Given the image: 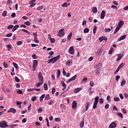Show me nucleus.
Instances as JSON below:
<instances>
[{
    "label": "nucleus",
    "instance_id": "nucleus-1",
    "mask_svg": "<svg viewBox=\"0 0 128 128\" xmlns=\"http://www.w3.org/2000/svg\"><path fill=\"white\" fill-rule=\"evenodd\" d=\"M100 98V97H98V96H97L95 98H94V103L93 104V107L92 108H94V110H96V108H98V99Z\"/></svg>",
    "mask_w": 128,
    "mask_h": 128
},
{
    "label": "nucleus",
    "instance_id": "nucleus-2",
    "mask_svg": "<svg viewBox=\"0 0 128 128\" xmlns=\"http://www.w3.org/2000/svg\"><path fill=\"white\" fill-rule=\"evenodd\" d=\"M8 123L6 121H2L0 122V128H8Z\"/></svg>",
    "mask_w": 128,
    "mask_h": 128
},
{
    "label": "nucleus",
    "instance_id": "nucleus-3",
    "mask_svg": "<svg viewBox=\"0 0 128 128\" xmlns=\"http://www.w3.org/2000/svg\"><path fill=\"white\" fill-rule=\"evenodd\" d=\"M38 78L39 80V82H44V76H42V72H39L38 73Z\"/></svg>",
    "mask_w": 128,
    "mask_h": 128
},
{
    "label": "nucleus",
    "instance_id": "nucleus-4",
    "mask_svg": "<svg viewBox=\"0 0 128 128\" xmlns=\"http://www.w3.org/2000/svg\"><path fill=\"white\" fill-rule=\"evenodd\" d=\"M68 52L70 54H74V46H71L68 50Z\"/></svg>",
    "mask_w": 128,
    "mask_h": 128
},
{
    "label": "nucleus",
    "instance_id": "nucleus-5",
    "mask_svg": "<svg viewBox=\"0 0 128 128\" xmlns=\"http://www.w3.org/2000/svg\"><path fill=\"white\" fill-rule=\"evenodd\" d=\"M64 28H62L59 30V32L58 33V36L59 38H62V36H64Z\"/></svg>",
    "mask_w": 128,
    "mask_h": 128
},
{
    "label": "nucleus",
    "instance_id": "nucleus-6",
    "mask_svg": "<svg viewBox=\"0 0 128 128\" xmlns=\"http://www.w3.org/2000/svg\"><path fill=\"white\" fill-rule=\"evenodd\" d=\"M60 58V55H58L56 57L54 56L52 58V59L53 60V62H52V64H54L58 60H59Z\"/></svg>",
    "mask_w": 128,
    "mask_h": 128
},
{
    "label": "nucleus",
    "instance_id": "nucleus-7",
    "mask_svg": "<svg viewBox=\"0 0 128 128\" xmlns=\"http://www.w3.org/2000/svg\"><path fill=\"white\" fill-rule=\"evenodd\" d=\"M78 106V104L76 103V101L74 100L72 102V108L73 110H76V106Z\"/></svg>",
    "mask_w": 128,
    "mask_h": 128
},
{
    "label": "nucleus",
    "instance_id": "nucleus-8",
    "mask_svg": "<svg viewBox=\"0 0 128 128\" xmlns=\"http://www.w3.org/2000/svg\"><path fill=\"white\" fill-rule=\"evenodd\" d=\"M76 75H75L74 76H73L72 78H71L70 79H69L66 82L70 83V82H72V80H76Z\"/></svg>",
    "mask_w": 128,
    "mask_h": 128
},
{
    "label": "nucleus",
    "instance_id": "nucleus-9",
    "mask_svg": "<svg viewBox=\"0 0 128 128\" xmlns=\"http://www.w3.org/2000/svg\"><path fill=\"white\" fill-rule=\"evenodd\" d=\"M38 60H33L32 68H36V66H38Z\"/></svg>",
    "mask_w": 128,
    "mask_h": 128
},
{
    "label": "nucleus",
    "instance_id": "nucleus-10",
    "mask_svg": "<svg viewBox=\"0 0 128 128\" xmlns=\"http://www.w3.org/2000/svg\"><path fill=\"white\" fill-rule=\"evenodd\" d=\"M116 123L113 122L110 124L108 128H116Z\"/></svg>",
    "mask_w": 128,
    "mask_h": 128
},
{
    "label": "nucleus",
    "instance_id": "nucleus-11",
    "mask_svg": "<svg viewBox=\"0 0 128 128\" xmlns=\"http://www.w3.org/2000/svg\"><path fill=\"white\" fill-rule=\"evenodd\" d=\"M7 112L8 114V112H12V114H16V110L14 108H10Z\"/></svg>",
    "mask_w": 128,
    "mask_h": 128
},
{
    "label": "nucleus",
    "instance_id": "nucleus-12",
    "mask_svg": "<svg viewBox=\"0 0 128 128\" xmlns=\"http://www.w3.org/2000/svg\"><path fill=\"white\" fill-rule=\"evenodd\" d=\"M106 16V11L102 10L100 15V18L104 20V16Z\"/></svg>",
    "mask_w": 128,
    "mask_h": 128
},
{
    "label": "nucleus",
    "instance_id": "nucleus-13",
    "mask_svg": "<svg viewBox=\"0 0 128 128\" xmlns=\"http://www.w3.org/2000/svg\"><path fill=\"white\" fill-rule=\"evenodd\" d=\"M117 56L118 57L116 58V61L118 62L120 60V58H122L124 56V55H122V54H119L117 55Z\"/></svg>",
    "mask_w": 128,
    "mask_h": 128
},
{
    "label": "nucleus",
    "instance_id": "nucleus-14",
    "mask_svg": "<svg viewBox=\"0 0 128 128\" xmlns=\"http://www.w3.org/2000/svg\"><path fill=\"white\" fill-rule=\"evenodd\" d=\"M66 64L67 66H72V60H68L66 62Z\"/></svg>",
    "mask_w": 128,
    "mask_h": 128
},
{
    "label": "nucleus",
    "instance_id": "nucleus-15",
    "mask_svg": "<svg viewBox=\"0 0 128 128\" xmlns=\"http://www.w3.org/2000/svg\"><path fill=\"white\" fill-rule=\"evenodd\" d=\"M90 102H86L85 104V108H86V112L88 110V108H90Z\"/></svg>",
    "mask_w": 128,
    "mask_h": 128
},
{
    "label": "nucleus",
    "instance_id": "nucleus-16",
    "mask_svg": "<svg viewBox=\"0 0 128 128\" xmlns=\"http://www.w3.org/2000/svg\"><path fill=\"white\" fill-rule=\"evenodd\" d=\"M20 28V26L18 25H16L14 26L13 27V28L12 29V32H16L18 30V28Z\"/></svg>",
    "mask_w": 128,
    "mask_h": 128
},
{
    "label": "nucleus",
    "instance_id": "nucleus-17",
    "mask_svg": "<svg viewBox=\"0 0 128 128\" xmlns=\"http://www.w3.org/2000/svg\"><path fill=\"white\" fill-rule=\"evenodd\" d=\"M123 25H124V22L122 20H120L119 22V24L118 26L120 28H122V26Z\"/></svg>",
    "mask_w": 128,
    "mask_h": 128
},
{
    "label": "nucleus",
    "instance_id": "nucleus-18",
    "mask_svg": "<svg viewBox=\"0 0 128 128\" xmlns=\"http://www.w3.org/2000/svg\"><path fill=\"white\" fill-rule=\"evenodd\" d=\"M92 12L94 14H96V12H98V8L96 7H93L92 8Z\"/></svg>",
    "mask_w": 128,
    "mask_h": 128
},
{
    "label": "nucleus",
    "instance_id": "nucleus-19",
    "mask_svg": "<svg viewBox=\"0 0 128 128\" xmlns=\"http://www.w3.org/2000/svg\"><path fill=\"white\" fill-rule=\"evenodd\" d=\"M100 68H102V64H98L96 65V69L100 70Z\"/></svg>",
    "mask_w": 128,
    "mask_h": 128
},
{
    "label": "nucleus",
    "instance_id": "nucleus-20",
    "mask_svg": "<svg viewBox=\"0 0 128 128\" xmlns=\"http://www.w3.org/2000/svg\"><path fill=\"white\" fill-rule=\"evenodd\" d=\"M45 97H46L45 94H42L40 98V102H42V100H44V98Z\"/></svg>",
    "mask_w": 128,
    "mask_h": 128
},
{
    "label": "nucleus",
    "instance_id": "nucleus-21",
    "mask_svg": "<svg viewBox=\"0 0 128 128\" xmlns=\"http://www.w3.org/2000/svg\"><path fill=\"white\" fill-rule=\"evenodd\" d=\"M45 100H50V94H47L44 98Z\"/></svg>",
    "mask_w": 128,
    "mask_h": 128
},
{
    "label": "nucleus",
    "instance_id": "nucleus-22",
    "mask_svg": "<svg viewBox=\"0 0 128 128\" xmlns=\"http://www.w3.org/2000/svg\"><path fill=\"white\" fill-rule=\"evenodd\" d=\"M116 114L117 116H120V118H124V116L122 115V114L120 112H117Z\"/></svg>",
    "mask_w": 128,
    "mask_h": 128
},
{
    "label": "nucleus",
    "instance_id": "nucleus-23",
    "mask_svg": "<svg viewBox=\"0 0 128 128\" xmlns=\"http://www.w3.org/2000/svg\"><path fill=\"white\" fill-rule=\"evenodd\" d=\"M120 27H118V26H117L114 32V34H116V32H118V30H120Z\"/></svg>",
    "mask_w": 128,
    "mask_h": 128
},
{
    "label": "nucleus",
    "instance_id": "nucleus-24",
    "mask_svg": "<svg viewBox=\"0 0 128 128\" xmlns=\"http://www.w3.org/2000/svg\"><path fill=\"white\" fill-rule=\"evenodd\" d=\"M60 70H58V72H57V78H60Z\"/></svg>",
    "mask_w": 128,
    "mask_h": 128
},
{
    "label": "nucleus",
    "instance_id": "nucleus-25",
    "mask_svg": "<svg viewBox=\"0 0 128 128\" xmlns=\"http://www.w3.org/2000/svg\"><path fill=\"white\" fill-rule=\"evenodd\" d=\"M84 126V121L82 120V122H80V128H82Z\"/></svg>",
    "mask_w": 128,
    "mask_h": 128
},
{
    "label": "nucleus",
    "instance_id": "nucleus-26",
    "mask_svg": "<svg viewBox=\"0 0 128 128\" xmlns=\"http://www.w3.org/2000/svg\"><path fill=\"white\" fill-rule=\"evenodd\" d=\"M125 64H124V63H122L121 64H120L119 65V66H118L120 70V68H124V66Z\"/></svg>",
    "mask_w": 128,
    "mask_h": 128
},
{
    "label": "nucleus",
    "instance_id": "nucleus-27",
    "mask_svg": "<svg viewBox=\"0 0 128 128\" xmlns=\"http://www.w3.org/2000/svg\"><path fill=\"white\" fill-rule=\"evenodd\" d=\"M96 28H98L96 26H94V29H93V34H94L96 32Z\"/></svg>",
    "mask_w": 128,
    "mask_h": 128
},
{
    "label": "nucleus",
    "instance_id": "nucleus-28",
    "mask_svg": "<svg viewBox=\"0 0 128 128\" xmlns=\"http://www.w3.org/2000/svg\"><path fill=\"white\" fill-rule=\"evenodd\" d=\"M102 52H103L102 49L99 48L98 52H97V54H102Z\"/></svg>",
    "mask_w": 128,
    "mask_h": 128
},
{
    "label": "nucleus",
    "instance_id": "nucleus-29",
    "mask_svg": "<svg viewBox=\"0 0 128 128\" xmlns=\"http://www.w3.org/2000/svg\"><path fill=\"white\" fill-rule=\"evenodd\" d=\"M126 80H122L120 84L122 86H124L126 84Z\"/></svg>",
    "mask_w": 128,
    "mask_h": 128
},
{
    "label": "nucleus",
    "instance_id": "nucleus-30",
    "mask_svg": "<svg viewBox=\"0 0 128 128\" xmlns=\"http://www.w3.org/2000/svg\"><path fill=\"white\" fill-rule=\"evenodd\" d=\"M126 38V35L122 36L120 38L119 40H124Z\"/></svg>",
    "mask_w": 128,
    "mask_h": 128
},
{
    "label": "nucleus",
    "instance_id": "nucleus-31",
    "mask_svg": "<svg viewBox=\"0 0 128 128\" xmlns=\"http://www.w3.org/2000/svg\"><path fill=\"white\" fill-rule=\"evenodd\" d=\"M6 47L8 48V52H10V50L12 48V44H8L6 46Z\"/></svg>",
    "mask_w": 128,
    "mask_h": 128
},
{
    "label": "nucleus",
    "instance_id": "nucleus-32",
    "mask_svg": "<svg viewBox=\"0 0 128 128\" xmlns=\"http://www.w3.org/2000/svg\"><path fill=\"white\" fill-rule=\"evenodd\" d=\"M50 42L52 44H54V42H56V40H54V38H50Z\"/></svg>",
    "mask_w": 128,
    "mask_h": 128
},
{
    "label": "nucleus",
    "instance_id": "nucleus-33",
    "mask_svg": "<svg viewBox=\"0 0 128 128\" xmlns=\"http://www.w3.org/2000/svg\"><path fill=\"white\" fill-rule=\"evenodd\" d=\"M114 50V48L112 47L110 49V50H109V54H112V52Z\"/></svg>",
    "mask_w": 128,
    "mask_h": 128
},
{
    "label": "nucleus",
    "instance_id": "nucleus-34",
    "mask_svg": "<svg viewBox=\"0 0 128 128\" xmlns=\"http://www.w3.org/2000/svg\"><path fill=\"white\" fill-rule=\"evenodd\" d=\"M79 92H80V88H78L74 90V92H75V94H78Z\"/></svg>",
    "mask_w": 128,
    "mask_h": 128
},
{
    "label": "nucleus",
    "instance_id": "nucleus-35",
    "mask_svg": "<svg viewBox=\"0 0 128 128\" xmlns=\"http://www.w3.org/2000/svg\"><path fill=\"white\" fill-rule=\"evenodd\" d=\"M18 124H12V125H10L9 126H10V128H15L16 126H18Z\"/></svg>",
    "mask_w": 128,
    "mask_h": 128
},
{
    "label": "nucleus",
    "instance_id": "nucleus-36",
    "mask_svg": "<svg viewBox=\"0 0 128 128\" xmlns=\"http://www.w3.org/2000/svg\"><path fill=\"white\" fill-rule=\"evenodd\" d=\"M90 32V29L88 28H85L84 30V34H87Z\"/></svg>",
    "mask_w": 128,
    "mask_h": 128
},
{
    "label": "nucleus",
    "instance_id": "nucleus-37",
    "mask_svg": "<svg viewBox=\"0 0 128 128\" xmlns=\"http://www.w3.org/2000/svg\"><path fill=\"white\" fill-rule=\"evenodd\" d=\"M106 32H110V30H112V29L110 28H106L104 30Z\"/></svg>",
    "mask_w": 128,
    "mask_h": 128
},
{
    "label": "nucleus",
    "instance_id": "nucleus-38",
    "mask_svg": "<svg viewBox=\"0 0 128 128\" xmlns=\"http://www.w3.org/2000/svg\"><path fill=\"white\" fill-rule=\"evenodd\" d=\"M42 84H44V82H40L37 85H36V86L37 88H38L39 86H42Z\"/></svg>",
    "mask_w": 128,
    "mask_h": 128
},
{
    "label": "nucleus",
    "instance_id": "nucleus-39",
    "mask_svg": "<svg viewBox=\"0 0 128 128\" xmlns=\"http://www.w3.org/2000/svg\"><path fill=\"white\" fill-rule=\"evenodd\" d=\"M12 64L14 66L15 68H16V69L18 68V64H16V63L14 62L12 63Z\"/></svg>",
    "mask_w": 128,
    "mask_h": 128
},
{
    "label": "nucleus",
    "instance_id": "nucleus-40",
    "mask_svg": "<svg viewBox=\"0 0 128 128\" xmlns=\"http://www.w3.org/2000/svg\"><path fill=\"white\" fill-rule=\"evenodd\" d=\"M44 90H48V84H44Z\"/></svg>",
    "mask_w": 128,
    "mask_h": 128
},
{
    "label": "nucleus",
    "instance_id": "nucleus-41",
    "mask_svg": "<svg viewBox=\"0 0 128 128\" xmlns=\"http://www.w3.org/2000/svg\"><path fill=\"white\" fill-rule=\"evenodd\" d=\"M6 14H8V12L6 11L4 12L2 14V16H6Z\"/></svg>",
    "mask_w": 128,
    "mask_h": 128
},
{
    "label": "nucleus",
    "instance_id": "nucleus-42",
    "mask_svg": "<svg viewBox=\"0 0 128 128\" xmlns=\"http://www.w3.org/2000/svg\"><path fill=\"white\" fill-rule=\"evenodd\" d=\"M17 94H24V92H22V90H18L16 92Z\"/></svg>",
    "mask_w": 128,
    "mask_h": 128
},
{
    "label": "nucleus",
    "instance_id": "nucleus-43",
    "mask_svg": "<svg viewBox=\"0 0 128 128\" xmlns=\"http://www.w3.org/2000/svg\"><path fill=\"white\" fill-rule=\"evenodd\" d=\"M34 41L36 44H38V42H40V40H38V38H36V37H34Z\"/></svg>",
    "mask_w": 128,
    "mask_h": 128
},
{
    "label": "nucleus",
    "instance_id": "nucleus-44",
    "mask_svg": "<svg viewBox=\"0 0 128 128\" xmlns=\"http://www.w3.org/2000/svg\"><path fill=\"white\" fill-rule=\"evenodd\" d=\"M13 28H14L13 25H10V26H8L7 28L8 30H12Z\"/></svg>",
    "mask_w": 128,
    "mask_h": 128
},
{
    "label": "nucleus",
    "instance_id": "nucleus-45",
    "mask_svg": "<svg viewBox=\"0 0 128 128\" xmlns=\"http://www.w3.org/2000/svg\"><path fill=\"white\" fill-rule=\"evenodd\" d=\"M24 24H26V26H30V22L27 21L24 22Z\"/></svg>",
    "mask_w": 128,
    "mask_h": 128
},
{
    "label": "nucleus",
    "instance_id": "nucleus-46",
    "mask_svg": "<svg viewBox=\"0 0 128 128\" xmlns=\"http://www.w3.org/2000/svg\"><path fill=\"white\" fill-rule=\"evenodd\" d=\"M72 33L71 32L69 34L68 36V38L70 40L72 38Z\"/></svg>",
    "mask_w": 128,
    "mask_h": 128
},
{
    "label": "nucleus",
    "instance_id": "nucleus-47",
    "mask_svg": "<svg viewBox=\"0 0 128 128\" xmlns=\"http://www.w3.org/2000/svg\"><path fill=\"white\" fill-rule=\"evenodd\" d=\"M114 100L115 102H119L120 100V98H118V97H114Z\"/></svg>",
    "mask_w": 128,
    "mask_h": 128
},
{
    "label": "nucleus",
    "instance_id": "nucleus-48",
    "mask_svg": "<svg viewBox=\"0 0 128 128\" xmlns=\"http://www.w3.org/2000/svg\"><path fill=\"white\" fill-rule=\"evenodd\" d=\"M61 82H62L63 88H66V83H64V81H62Z\"/></svg>",
    "mask_w": 128,
    "mask_h": 128
},
{
    "label": "nucleus",
    "instance_id": "nucleus-49",
    "mask_svg": "<svg viewBox=\"0 0 128 128\" xmlns=\"http://www.w3.org/2000/svg\"><path fill=\"white\" fill-rule=\"evenodd\" d=\"M17 46H21V44H22V41H18L16 43Z\"/></svg>",
    "mask_w": 128,
    "mask_h": 128
},
{
    "label": "nucleus",
    "instance_id": "nucleus-50",
    "mask_svg": "<svg viewBox=\"0 0 128 128\" xmlns=\"http://www.w3.org/2000/svg\"><path fill=\"white\" fill-rule=\"evenodd\" d=\"M22 30L24 32H26V33L28 34H30V32L28 31V30H26L22 29Z\"/></svg>",
    "mask_w": 128,
    "mask_h": 128
},
{
    "label": "nucleus",
    "instance_id": "nucleus-51",
    "mask_svg": "<svg viewBox=\"0 0 128 128\" xmlns=\"http://www.w3.org/2000/svg\"><path fill=\"white\" fill-rule=\"evenodd\" d=\"M96 74H98L100 73V69H96Z\"/></svg>",
    "mask_w": 128,
    "mask_h": 128
},
{
    "label": "nucleus",
    "instance_id": "nucleus-52",
    "mask_svg": "<svg viewBox=\"0 0 128 128\" xmlns=\"http://www.w3.org/2000/svg\"><path fill=\"white\" fill-rule=\"evenodd\" d=\"M36 100V96H34L32 98L31 100L32 102H34V100Z\"/></svg>",
    "mask_w": 128,
    "mask_h": 128
},
{
    "label": "nucleus",
    "instance_id": "nucleus-53",
    "mask_svg": "<svg viewBox=\"0 0 128 128\" xmlns=\"http://www.w3.org/2000/svg\"><path fill=\"white\" fill-rule=\"evenodd\" d=\"M48 104L49 106H52V104H54V101L52 100H50Z\"/></svg>",
    "mask_w": 128,
    "mask_h": 128
},
{
    "label": "nucleus",
    "instance_id": "nucleus-54",
    "mask_svg": "<svg viewBox=\"0 0 128 128\" xmlns=\"http://www.w3.org/2000/svg\"><path fill=\"white\" fill-rule=\"evenodd\" d=\"M3 66L4 68H8V64H6V62H3Z\"/></svg>",
    "mask_w": 128,
    "mask_h": 128
},
{
    "label": "nucleus",
    "instance_id": "nucleus-55",
    "mask_svg": "<svg viewBox=\"0 0 128 128\" xmlns=\"http://www.w3.org/2000/svg\"><path fill=\"white\" fill-rule=\"evenodd\" d=\"M90 86H94V82L91 81L90 82Z\"/></svg>",
    "mask_w": 128,
    "mask_h": 128
},
{
    "label": "nucleus",
    "instance_id": "nucleus-56",
    "mask_svg": "<svg viewBox=\"0 0 128 128\" xmlns=\"http://www.w3.org/2000/svg\"><path fill=\"white\" fill-rule=\"evenodd\" d=\"M15 80L16 82H20V79L18 76L15 77Z\"/></svg>",
    "mask_w": 128,
    "mask_h": 128
},
{
    "label": "nucleus",
    "instance_id": "nucleus-57",
    "mask_svg": "<svg viewBox=\"0 0 128 128\" xmlns=\"http://www.w3.org/2000/svg\"><path fill=\"white\" fill-rule=\"evenodd\" d=\"M12 36V33H10V34H7L6 35V36L7 38H10V36Z\"/></svg>",
    "mask_w": 128,
    "mask_h": 128
},
{
    "label": "nucleus",
    "instance_id": "nucleus-58",
    "mask_svg": "<svg viewBox=\"0 0 128 128\" xmlns=\"http://www.w3.org/2000/svg\"><path fill=\"white\" fill-rule=\"evenodd\" d=\"M34 88H28L27 89V92H32L33 90H34Z\"/></svg>",
    "mask_w": 128,
    "mask_h": 128
},
{
    "label": "nucleus",
    "instance_id": "nucleus-59",
    "mask_svg": "<svg viewBox=\"0 0 128 128\" xmlns=\"http://www.w3.org/2000/svg\"><path fill=\"white\" fill-rule=\"evenodd\" d=\"M54 92H56V88H52V94H54Z\"/></svg>",
    "mask_w": 128,
    "mask_h": 128
},
{
    "label": "nucleus",
    "instance_id": "nucleus-60",
    "mask_svg": "<svg viewBox=\"0 0 128 128\" xmlns=\"http://www.w3.org/2000/svg\"><path fill=\"white\" fill-rule=\"evenodd\" d=\"M99 102H100V104H103V102H104V99H102V98H100V99H99Z\"/></svg>",
    "mask_w": 128,
    "mask_h": 128
},
{
    "label": "nucleus",
    "instance_id": "nucleus-61",
    "mask_svg": "<svg viewBox=\"0 0 128 128\" xmlns=\"http://www.w3.org/2000/svg\"><path fill=\"white\" fill-rule=\"evenodd\" d=\"M42 10V6H39L37 8V10Z\"/></svg>",
    "mask_w": 128,
    "mask_h": 128
},
{
    "label": "nucleus",
    "instance_id": "nucleus-62",
    "mask_svg": "<svg viewBox=\"0 0 128 128\" xmlns=\"http://www.w3.org/2000/svg\"><path fill=\"white\" fill-rule=\"evenodd\" d=\"M120 76H117L116 77V80L117 82H118V80H120Z\"/></svg>",
    "mask_w": 128,
    "mask_h": 128
},
{
    "label": "nucleus",
    "instance_id": "nucleus-63",
    "mask_svg": "<svg viewBox=\"0 0 128 128\" xmlns=\"http://www.w3.org/2000/svg\"><path fill=\"white\" fill-rule=\"evenodd\" d=\"M62 6L63 8H66V6H68L67 2H65V3L63 4L62 5Z\"/></svg>",
    "mask_w": 128,
    "mask_h": 128
},
{
    "label": "nucleus",
    "instance_id": "nucleus-64",
    "mask_svg": "<svg viewBox=\"0 0 128 128\" xmlns=\"http://www.w3.org/2000/svg\"><path fill=\"white\" fill-rule=\"evenodd\" d=\"M88 80V78H84L82 80V82H86Z\"/></svg>",
    "mask_w": 128,
    "mask_h": 128
}]
</instances>
